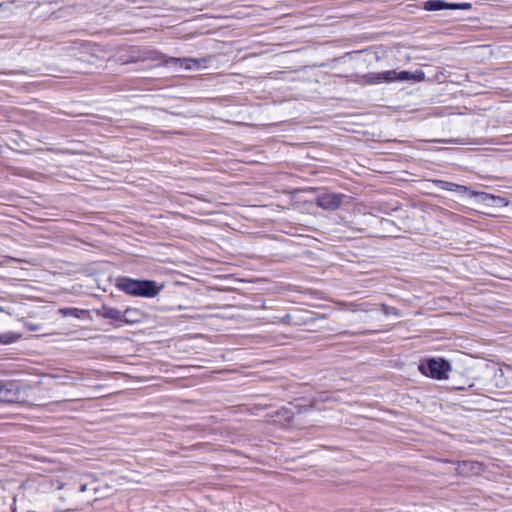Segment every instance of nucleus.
<instances>
[{"mask_svg": "<svg viewBox=\"0 0 512 512\" xmlns=\"http://www.w3.org/2000/svg\"><path fill=\"white\" fill-rule=\"evenodd\" d=\"M116 286L128 295L147 298L155 297L162 288L155 281L136 280L128 277L118 278Z\"/></svg>", "mask_w": 512, "mask_h": 512, "instance_id": "1", "label": "nucleus"}, {"mask_svg": "<svg viewBox=\"0 0 512 512\" xmlns=\"http://www.w3.org/2000/svg\"><path fill=\"white\" fill-rule=\"evenodd\" d=\"M449 369V363L441 358H432L419 365L422 374L438 380L446 379Z\"/></svg>", "mask_w": 512, "mask_h": 512, "instance_id": "2", "label": "nucleus"}, {"mask_svg": "<svg viewBox=\"0 0 512 512\" xmlns=\"http://www.w3.org/2000/svg\"><path fill=\"white\" fill-rule=\"evenodd\" d=\"M392 82H395L394 70L370 72L358 77V83L362 85H375Z\"/></svg>", "mask_w": 512, "mask_h": 512, "instance_id": "3", "label": "nucleus"}, {"mask_svg": "<svg viewBox=\"0 0 512 512\" xmlns=\"http://www.w3.org/2000/svg\"><path fill=\"white\" fill-rule=\"evenodd\" d=\"M19 397L20 390L15 383L0 380V402L13 403Z\"/></svg>", "mask_w": 512, "mask_h": 512, "instance_id": "4", "label": "nucleus"}, {"mask_svg": "<svg viewBox=\"0 0 512 512\" xmlns=\"http://www.w3.org/2000/svg\"><path fill=\"white\" fill-rule=\"evenodd\" d=\"M342 195L323 193L317 197V205L326 210H336L341 205Z\"/></svg>", "mask_w": 512, "mask_h": 512, "instance_id": "5", "label": "nucleus"}, {"mask_svg": "<svg viewBox=\"0 0 512 512\" xmlns=\"http://www.w3.org/2000/svg\"><path fill=\"white\" fill-rule=\"evenodd\" d=\"M395 82L414 81L421 82L425 79V73L422 70L415 72L394 70Z\"/></svg>", "mask_w": 512, "mask_h": 512, "instance_id": "6", "label": "nucleus"}, {"mask_svg": "<svg viewBox=\"0 0 512 512\" xmlns=\"http://www.w3.org/2000/svg\"><path fill=\"white\" fill-rule=\"evenodd\" d=\"M145 314L138 308L129 307L123 311L122 324H136L144 320Z\"/></svg>", "mask_w": 512, "mask_h": 512, "instance_id": "7", "label": "nucleus"}, {"mask_svg": "<svg viewBox=\"0 0 512 512\" xmlns=\"http://www.w3.org/2000/svg\"><path fill=\"white\" fill-rule=\"evenodd\" d=\"M97 315L105 319H111L122 324L123 312L117 308H113L107 305H103L97 310Z\"/></svg>", "mask_w": 512, "mask_h": 512, "instance_id": "8", "label": "nucleus"}, {"mask_svg": "<svg viewBox=\"0 0 512 512\" xmlns=\"http://www.w3.org/2000/svg\"><path fill=\"white\" fill-rule=\"evenodd\" d=\"M451 3L443 0H429L424 3V9L427 11H440L450 9Z\"/></svg>", "mask_w": 512, "mask_h": 512, "instance_id": "9", "label": "nucleus"}, {"mask_svg": "<svg viewBox=\"0 0 512 512\" xmlns=\"http://www.w3.org/2000/svg\"><path fill=\"white\" fill-rule=\"evenodd\" d=\"M461 472L478 473L481 470V465L478 462L464 461L460 465Z\"/></svg>", "mask_w": 512, "mask_h": 512, "instance_id": "10", "label": "nucleus"}, {"mask_svg": "<svg viewBox=\"0 0 512 512\" xmlns=\"http://www.w3.org/2000/svg\"><path fill=\"white\" fill-rule=\"evenodd\" d=\"M441 187H442V189L447 190V191H457L460 193L468 192V188L466 186L458 185V184H455L452 182H447V181H442Z\"/></svg>", "mask_w": 512, "mask_h": 512, "instance_id": "11", "label": "nucleus"}, {"mask_svg": "<svg viewBox=\"0 0 512 512\" xmlns=\"http://www.w3.org/2000/svg\"><path fill=\"white\" fill-rule=\"evenodd\" d=\"M84 312V310L78 309V308H61L59 310V313L63 316H73L76 318H79L81 314Z\"/></svg>", "mask_w": 512, "mask_h": 512, "instance_id": "12", "label": "nucleus"}, {"mask_svg": "<svg viewBox=\"0 0 512 512\" xmlns=\"http://www.w3.org/2000/svg\"><path fill=\"white\" fill-rule=\"evenodd\" d=\"M472 7L470 3H451L450 9L452 10H469Z\"/></svg>", "mask_w": 512, "mask_h": 512, "instance_id": "13", "label": "nucleus"}, {"mask_svg": "<svg viewBox=\"0 0 512 512\" xmlns=\"http://www.w3.org/2000/svg\"><path fill=\"white\" fill-rule=\"evenodd\" d=\"M72 381L70 382L71 384L75 385L77 383L78 380H84V377L83 376H79L77 378L73 377L71 378Z\"/></svg>", "mask_w": 512, "mask_h": 512, "instance_id": "14", "label": "nucleus"}, {"mask_svg": "<svg viewBox=\"0 0 512 512\" xmlns=\"http://www.w3.org/2000/svg\"><path fill=\"white\" fill-rule=\"evenodd\" d=\"M87 489H88L87 484H81V485H80V491H81V492H85Z\"/></svg>", "mask_w": 512, "mask_h": 512, "instance_id": "15", "label": "nucleus"}, {"mask_svg": "<svg viewBox=\"0 0 512 512\" xmlns=\"http://www.w3.org/2000/svg\"><path fill=\"white\" fill-rule=\"evenodd\" d=\"M193 63H194V68H195L196 66H199V65H200L199 61H198V60H196V59H194V60H193Z\"/></svg>", "mask_w": 512, "mask_h": 512, "instance_id": "16", "label": "nucleus"}, {"mask_svg": "<svg viewBox=\"0 0 512 512\" xmlns=\"http://www.w3.org/2000/svg\"><path fill=\"white\" fill-rule=\"evenodd\" d=\"M445 143H457L456 140H448V141H445Z\"/></svg>", "mask_w": 512, "mask_h": 512, "instance_id": "17", "label": "nucleus"}]
</instances>
